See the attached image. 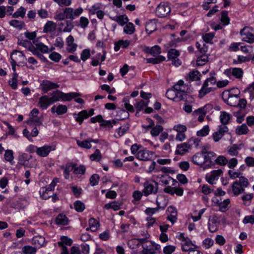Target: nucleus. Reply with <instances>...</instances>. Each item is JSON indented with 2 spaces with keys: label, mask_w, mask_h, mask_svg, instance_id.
<instances>
[{
  "label": "nucleus",
  "mask_w": 254,
  "mask_h": 254,
  "mask_svg": "<svg viewBox=\"0 0 254 254\" xmlns=\"http://www.w3.org/2000/svg\"><path fill=\"white\" fill-rule=\"evenodd\" d=\"M157 178H159L160 181L165 185L169 184V181L172 179L171 177L165 175H159Z\"/></svg>",
  "instance_id": "63"
},
{
  "label": "nucleus",
  "mask_w": 254,
  "mask_h": 254,
  "mask_svg": "<svg viewBox=\"0 0 254 254\" xmlns=\"http://www.w3.org/2000/svg\"><path fill=\"white\" fill-rule=\"evenodd\" d=\"M29 158L27 154L22 153L18 156V163L25 167H28Z\"/></svg>",
  "instance_id": "38"
},
{
  "label": "nucleus",
  "mask_w": 254,
  "mask_h": 254,
  "mask_svg": "<svg viewBox=\"0 0 254 254\" xmlns=\"http://www.w3.org/2000/svg\"><path fill=\"white\" fill-rule=\"evenodd\" d=\"M228 131V128L226 126L221 125L219 126V129L217 131L213 134V139L215 142L218 141L224 135L225 132Z\"/></svg>",
  "instance_id": "15"
},
{
  "label": "nucleus",
  "mask_w": 254,
  "mask_h": 254,
  "mask_svg": "<svg viewBox=\"0 0 254 254\" xmlns=\"http://www.w3.org/2000/svg\"><path fill=\"white\" fill-rule=\"evenodd\" d=\"M110 18L114 21L117 22L121 26H124L128 21V17L125 15L111 17Z\"/></svg>",
  "instance_id": "28"
},
{
  "label": "nucleus",
  "mask_w": 254,
  "mask_h": 254,
  "mask_svg": "<svg viewBox=\"0 0 254 254\" xmlns=\"http://www.w3.org/2000/svg\"><path fill=\"white\" fill-rule=\"evenodd\" d=\"M43 121V117H40L35 118H29L28 120L26 121V123L29 126H35V127H36L42 125Z\"/></svg>",
  "instance_id": "26"
},
{
  "label": "nucleus",
  "mask_w": 254,
  "mask_h": 254,
  "mask_svg": "<svg viewBox=\"0 0 254 254\" xmlns=\"http://www.w3.org/2000/svg\"><path fill=\"white\" fill-rule=\"evenodd\" d=\"M249 131V128L245 124L238 126L236 129V133L238 135L246 134Z\"/></svg>",
  "instance_id": "45"
},
{
  "label": "nucleus",
  "mask_w": 254,
  "mask_h": 254,
  "mask_svg": "<svg viewBox=\"0 0 254 254\" xmlns=\"http://www.w3.org/2000/svg\"><path fill=\"white\" fill-rule=\"evenodd\" d=\"M180 53L178 51L174 49H171L168 51L167 57L169 59L173 60L174 59H177Z\"/></svg>",
  "instance_id": "54"
},
{
  "label": "nucleus",
  "mask_w": 254,
  "mask_h": 254,
  "mask_svg": "<svg viewBox=\"0 0 254 254\" xmlns=\"http://www.w3.org/2000/svg\"><path fill=\"white\" fill-rule=\"evenodd\" d=\"M190 145L186 142L178 145L176 150V153L178 154L183 155L188 149L190 148Z\"/></svg>",
  "instance_id": "25"
},
{
  "label": "nucleus",
  "mask_w": 254,
  "mask_h": 254,
  "mask_svg": "<svg viewBox=\"0 0 254 254\" xmlns=\"http://www.w3.org/2000/svg\"><path fill=\"white\" fill-rule=\"evenodd\" d=\"M167 211L169 214L167 217V220L171 222L172 224H174L177 220V211L176 209L170 206L168 208Z\"/></svg>",
  "instance_id": "22"
},
{
  "label": "nucleus",
  "mask_w": 254,
  "mask_h": 254,
  "mask_svg": "<svg viewBox=\"0 0 254 254\" xmlns=\"http://www.w3.org/2000/svg\"><path fill=\"white\" fill-rule=\"evenodd\" d=\"M74 208L76 211L82 212L85 209V206L80 200H76L74 202Z\"/></svg>",
  "instance_id": "47"
},
{
  "label": "nucleus",
  "mask_w": 254,
  "mask_h": 254,
  "mask_svg": "<svg viewBox=\"0 0 254 254\" xmlns=\"http://www.w3.org/2000/svg\"><path fill=\"white\" fill-rule=\"evenodd\" d=\"M40 87L44 93H47L49 90L59 88L60 87V85L50 80H44L40 84Z\"/></svg>",
  "instance_id": "11"
},
{
  "label": "nucleus",
  "mask_w": 254,
  "mask_h": 254,
  "mask_svg": "<svg viewBox=\"0 0 254 254\" xmlns=\"http://www.w3.org/2000/svg\"><path fill=\"white\" fill-rule=\"evenodd\" d=\"M253 29L248 26L243 28L240 32L241 36H244L242 41L249 43L254 42V34L252 33Z\"/></svg>",
  "instance_id": "6"
},
{
  "label": "nucleus",
  "mask_w": 254,
  "mask_h": 254,
  "mask_svg": "<svg viewBox=\"0 0 254 254\" xmlns=\"http://www.w3.org/2000/svg\"><path fill=\"white\" fill-rule=\"evenodd\" d=\"M135 31V27L132 23H127L124 28V32L128 35L132 34Z\"/></svg>",
  "instance_id": "44"
},
{
  "label": "nucleus",
  "mask_w": 254,
  "mask_h": 254,
  "mask_svg": "<svg viewBox=\"0 0 254 254\" xmlns=\"http://www.w3.org/2000/svg\"><path fill=\"white\" fill-rule=\"evenodd\" d=\"M192 161L194 164L201 166L204 164V156L202 153H197L192 156Z\"/></svg>",
  "instance_id": "27"
},
{
  "label": "nucleus",
  "mask_w": 254,
  "mask_h": 254,
  "mask_svg": "<svg viewBox=\"0 0 254 254\" xmlns=\"http://www.w3.org/2000/svg\"><path fill=\"white\" fill-rule=\"evenodd\" d=\"M56 113L58 115H63L66 113L67 111V108L66 106L64 105H59L56 108Z\"/></svg>",
  "instance_id": "58"
},
{
  "label": "nucleus",
  "mask_w": 254,
  "mask_h": 254,
  "mask_svg": "<svg viewBox=\"0 0 254 254\" xmlns=\"http://www.w3.org/2000/svg\"><path fill=\"white\" fill-rule=\"evenodd\" d=\"M230 203V200L229 199H226L224 200L220 204L219 210L221 212H226L229 208V205Z\"/></svg>",
  "instance_id": "52"
},
{
  "label": "nucleus",
  "mask_w": 254,
  "mask_h": 254,
  "mask_svg": "<svg viewBox=\"0 0 254 254\" xmlns=\"http://www.w3.org/2000/svg\"><path fill=\"white\" fill-rule=\"evenodd\" d=\"M148 105V102H145L143 100H140L135 105V107L136 108L137 111L136 114L142 110L145 107Z\"/></svg>",
  "instance_id": "61"
},
{
  "label": "nucleus",
  "mask_w": 254,
  "mask_h": 254,
  "mask_svg": "<svg viewBox=\"0 0 254 254\" xmlns=\"http://www.w3.org/2000/svg\"><path fill=\"white\" fill-rule=\"evenodd\" d=\"M9 24L14 27L21 29L24 26V23L22 21L14 19L11 20Z\"/></svg>",
  "instance_id": "60"
},
{
  "label": "nucleus",
  "mask_w": 254,
  "mask_h": 254,
  "mask_svg": "<svg viewBox=\"0 0 254 254\" xmlns=\"http://www.w3.org/2000/svg\"><path fill=\"white\" fill-rule=\"evenodd\" d=\"M154 21L155 20H151L146 22L145 30L147 33L151 34L156 29V25Z\"/></svg>",
  "instance_id": "37"
},
{
  "label": "nucleus",
  "mask_w": 254,
  "mask_h": 254,
  "mask_svg": "<svg viewBox=\"0 0 254 254\" xmlns=\"http://www.w3.org/2000/svg\"><path fill=\"white\" fill-rule=\"evenodd\" d=\"M64 168V176L65 179H68L69 178V173L73 171L74 164H68L66 165Z\"/></svg>",
  "instance_id": "50"
},
{
  "label": "nucleus",
  "mask_w": 254,
  "mask_h": 254,
  "mask_svg": "<svg viewBox=\"0 0 254 254\" xmlns=\"http://www.w3.org/2000/svg\"><path fill=\"white\" fill-rule=\"evenodd\" d=\"M186 86L184 85V82L181 80H179L176 84H175L172 88L174 89L175 91H178V92H181L182 93H186Z\"/></svg>",
  "instance_id": "34"
},
{
  "label": "nucleus",
  "mask_w": 254,
  "mask_h": 254,
  "mask_svg": "<svg viewBox=\"0 0 254 254\" xmlns=\"http://www.w3.org/2000/svg\"><path fill=\"white\" fill-rule=\"evenodd\" d=\"M156 204L157 207L156 208H150L148 207L145 210V213L148 215H152V214L156 213L160 208L164 209L165 206H161L160 203L158 202V199H156Z\"/></svg>",
  "instance_id": "36"
},
{
  "label": "nucleus",
  "mask_w": 254,
  "mask_h": 254,
  "mask_svg": "<svg viewBox=\"0 0 254 254\" xmlns=\"http://www.w3.org/2000/svg\"><path fill=\"white\" fill-rule=\"evenodd\" d=\"M164 191L171 195L176 194L178 196H182L184 194V190L180 187H171L168 186L164 189Z\"/></svg>",
  "instance_id": "17"
},
{
  "label": "nucleus",
  "mask_w": 254,
  "mask_h": 254,
  "mask_svg": "<svg viewBox=\"0 0 254 254\" xmlns=\"http://www.w3.org/2000/svg\"><path fill=\"white\" fill-rule=\"evenodd\" d=\"M37 250L36 248L29 245L25 246L22 248V252L24 254H35Z\"/></svg>",
  "instance_id": "43"
},
{
  "label": "nucleus",
  "mask_w": 254,
  "mask_h": 254,
  "mask_svg": "<svg viewBox=\"0 0 254 254\" xmlns=\"http://www.w3.org/2000/svg\"><path fill=\"white\" fill-rule=\"evenodd\" d=\"M33 43L39 51L44 54L48 53L49 48L43 43L37 41H33Z\"/></svg>",
  "instance_id": "35"
},
{
  "label": "nucleus",
  "mask_w": 254,
  "mask_h": 254,
  "mask_svg": "<svg viewBox=\"0 0 254 254\" xmlns=\"http://www.w3.org/2000/svg\"><path fill=\"white\" fill-rule=\"evenodd\" d=\"M55 29V23L52 21H48L44 25L43 32L44 33L51 32Z\"/></svg>",
  "instance_id": "46"
},
{
  "label": "nucleus",
  "mask_w": 254,
  "mask_h": 254,
  "mask_svg": "<svg viewBox=\"0 0 254 254\" xmlns=\"http://www.w3.org/2000/svg\"><path fill=\"white\" fill-rule=\"evenodd\" d=\"M223 100L225 103L231 106L236 107L239 97H237V94L233 95L232 92L226 91L223 93Z\"/></svg>",
  "instance_id": "7"
},
{
  "label": "nucleus",
  "mask_w": 254,
  "mask_h": 254,
  "mask_svg": "<svg viewBox=\"0 0 254 254\" xmlns=\"http://www.w3.org/2000/svg\"><path fill=\"white\" fill-rule=\"evenodd\" d=\"M117 120H113L112 121H106L103 119V122L100 124L101 127L110 129L113 127V125L117 123Z\"/></svg>",
  "instance_id": "49"
},
{
  "label": "nucleus",
  "mask_w": 254,
  "mask_h": 254,
  "mask_svg": "<svg viewBox=\"0 0 254 254\" xmlns=\"http://www.w3.org/2000/svg\"><path fill=\"white\" fill-rule=\"evenodd\" d=\"M221 21L224 25H228L230 23V18L228 17L227 11L224 10L221 12Z\"/></svg>",
  "instance_id": "56"
},
{
  "label": "nucleus",
  "mask_w": 254,
  "mask_h": 254,
  "mask_svg": "<svg viewBox=\"0 0 254 254\" xmlns=\"http://www.w3.org/2000/svg\"><path fill=\"white\" fill-rule=\"evenodd\" d=\"M143 250L141 251L142 254H155L156 252L154 251L152 244L151 241H146L142 245Z\"/></svg>",
  "instance_id": "21"
},
{
  "label": "nucleus",
  "mask_w": 254,
  "mask_h": 254,
  "mask_svg": "<svg viewBox=\"0 0 254 254\" xmlns=\"http://www.w3.org/2000/svg\"><path fill=\"white\" fill-rule=\"evenodd\" d=\"M4 158L5 161L9 162L11 164H13V152L12 150H6L5 151Z\"/></svg>",
  "instance_id": "41"
},
{
  "label": "nucleus",
  "mask_w": 254,
  "mask_h": 254,
  "mask_svg": "<svg viewBox=\"0 0 254 254\" xmlns=\"http://www.w3.org/2000/svg\"><path fill=\"white\" fill-rule=\"evenodd\" d=\"M72 240L67 236H63L60 238V241L57 242L59 247L65 246V245L70 246L72 244Z\"/></svg>",
  "instance_id": "31"
},
{
  "label": "nucleus",
  "mask_w": 254,
  "mask_h": 254,
  "mask_svg": "<svg viewBox=\"0 0 254 254\" xmlns=\"http://www.w3.org/2000/svg\"><path fill=\"white\" fill-rule=\"evenodd\" d=\"M142 192L146 196L151 194H156L158 190V184L154 181H146L143 184Z\"/></svg>",
  "instance_id": "3"
},
{
  "label": "nucleus",
  "mask_w": 254,
  "mask_h": 254,
  "mask_svg": "<svg viewBox=\"0 0 254 254\" xmlns=\"http://www.w3.org/2000/svg\"><path fill=\"white\" fill-rule=\"evenodd\" d=\"M56 223L58 225H66L68 224V219L65 215L60 214L56 218Z\"/></svg>",
  "instance_id": "33"
},
{
  "label": "nucleus",
  "mask_w": 254,
  "mask_h": 254,
  "mask_svg": "<svg viewBox=\"0 0 254 254\" xmlns=\"http://www.w3.org/2000/svg\"><path fill=\"white\" fill-rule=\"evenodd\" d=\"M55 150V146L53 145H44L38 148L37 154L42 157H47L52 151Z\"/></svg>",
  "instance_id": "14"
},
{
  "label": "nucleus",
  "mask_w": 254,
  "mask_h": 254,
  "mask_svg": "<svg viewBox=\"0 0 254 254\" xmlns=\"http://www.w3.org/2000/svg\"><path fill=\"white\" fill-rule=\"evenodd\" d=\"M102 155L100 151L97 149L94 153L90 155V159L91 161L99 162L102 159Z\"/></svg>",
  "instance_id": "51"
},
{
  "label": "nucleus",
  "mask_w": 254,
  "mask_h": 254,
  "mask_svg": "<svg viewBox=\"0 0 254 254\" xmlns=\"http://www.w3.org/2000/svg\"><path fill=\"white\" fill-rule=\"evenodd\" d=\"M171 11V8L167 2H161L156 7L155 13L159 17H166Z\"/></svg>",
  "instance_id": "5"
},
{
  "label": "nucleus",
  "mask_w": 254,
  "mask_h": 254,
  "mask_svg": "<svg viewBox=\"0 0 254 254\" xmlns=\"http://www.w3.org/2000/svg\"><path fill=\"white\" fill-rule=\"evenodd\" d=\"M218 222V218L216 216H213L211 218L209 219L208 223V229L211 233L216 232L218 229L217 223Z\"/></svg>",
  "instance_id": "23"
},
{
  "label": "nucleus",
  "mask_w": 254,
  "mask_h": 254,
  "mask_svg": "<svg viewBox=\"0 0 254 254\" xmlns=\"http://www.w3.org/2000/svg\"><path fill=\"white\" fill-rule=\"evenodd\" d=\"M231 118V116L230 114L225 111L221 112L220 116V120L222 125L225 126L228 124Z\"/></svg>",
  "instance_id": "32"
},
{
  "label": "nucleus",
  "mask_w": 254,
  "mask_h": 254,
  "mask_svg": "<svg viewBox=\"0 0 254 254\" xmlns=\"http://www.w3.org/2000/svg\"><path fill=\"white\" fill-rule=\"evenodd\" d=\"M90 50L88 49L83 50L80 55L81 59L85 62L90 57Z\"/></svg>",
  "instance_id": "62"
},
{
  "label": "nucleus",
  "mask_w": 254,
  "mask_h": 254,
  "mask_svg": "<svg viewBox=\"0 0 254 254\" xmlns=\"http://www.w3.org/2000/svg\"><path fill=\"white\" fill-rule=\"evenodd\" d=\"M163 129V128L161 126L157 125L155 127H152L150 133L153 136H157L160 134Z\"/></svg>",
  "instance_id": "53"
},
{
  "label": "nucleus",
  "mask_w": 254,
  "mask_h": 254,
  "mask_svg": "<svg viewBox=\"0 0 254 254\" xmlns=\"http://www.w3.org/2000/svg\"><path fill=\"white\" fill-rule=\"evenodd\" d=\"M240 149V145L236 144L228 147V153L231 156H237L239 154L238 150Z\"/></svg>",
  "instance_id": "40"
},
{
  "label": "nucleus",
  "mask_w": 254,
  "mask_h": 254,
  "mask_svg": "<svg viewBox=\"0 0 254 254\" xmlns=\"http://www.w3.org/2000/svg\"><path fill=\"white\" fill-rule=\"evenodd\" d=\"M176 250V247L172 245L165 246L163 248V253L164 254H172Z\"/></svg>",
  "instance_id": "64"
},
{
  "label": "nucleus",
  "mask_w": 254,
  "mask_h": 254,
  "mask_svg": "<svg viewBox=\"0 0 254 254\" xmlns=\"http://www.w3.org/2000/svg\"><path fill=\"white\" fill-rule=\"evenodd\" d=\"M45 242V238L41 236H36L33 238L31 241V244L34 246L36 249L43 247Z\"/></svg>",
  "instance_id": "20"
},
{
  "label": "nucleus",
  "mask_w": 254,
  "mask_h": 254,
  "mask_svg": "<svg viewBox=\"0 0 254 254\" xmlns=\"http://www.w3.org/2000/svg\"><path fill=\"white\" fill-rule=\"evenodd\" d=\"M93 114L94 110L91 109L89 113H88L86 110H83L77 114H74L73 116H74L75 120L80 124H81L84 119H86L89 116H92Z\"/></svg>",
  "instance_id": "13"
},
{
  "label": "nucleus",
  "mask_w": 254,
  "mask_h": 254,
  "mask_svg": "<svg viewBox=\"0 0 254 254\" xmlns=\"http://www.w3.org/2000/svg\"><path fill=\"white\" fill-rule=\"evenodd\" d=\"M38 104L42 109L46 110L48 106L53 103L50 97L47 95H44L39 98Z\"/></svg>",
  "instance_id": "16"
},
{
  "label": "nucleus",
  "mask_w": 254,
  "mask_h": 254,
  "mask_svg": "<svg viewBox=\"0 0 254 254\" xmlns=\"http://www.w3.org/2000/svg\"><path fill=\"white\" fill-rule=\"evenodd\" d=\"M223 172L221 169L213 170L210 174L206 175L205 179L206 181L210 184L213 185L215 183V181L218 180L219 177Z\"/></svg>",
  "instance_id": "9"
},
{
  "label": "nucleus",
  "mask_w": 254,
  "mask_h": 254,
  "mask_svg": "<svg viewBox=\"0 0 254 254\" xmlns=\"http://www.w3.org/2000/svg\"><path fill=\"white\" fill-rule=\"evenodd\" d=\"M90 229L92 232L96 231L99 227V223L95 219L92 218L89 220Z\"/></svg>",
  "instance_id": "48"
},
{
  "label": "nucleus",
  "mask_w": 254,
  "mask_h": 254,
  "mask_svg": "<svg viewBox=\"0 0 254 254\" xmlns=\"http://www.w3.org/2000/svg\"><path fill=\"white\" fill-rule=\"evenodd\" d=\"M54 188L55 187H52L51 184H50L46 188L41 189L39 191L41 197L44 199H47L49 198L50 197L51 195H46L45 194V192L46 191H51L54 190Z\"/></svg>",
  "instance_id": "39"
},
{
  "label": "nucleus",
  "mask_w": 254,
  "mask_h": 254,
  "mask_svg": "<svg viewBox=\"0 0 254 254\" xmlns=\"http://www.w3.org/2000/svg\"><path fill=\"white\" fill-rule=\"evenodd\" d=\"M80 95L79 93L76 92L64 93L60 90H57L51 94V97H50V98L53 103H54L55 102L61 100L62 101H70L73 98L79 96Z\"/></svg>",
  "instance_id": "1"
},
{
  "label": "nucleus",
  "mask_w": 254,
  "mask_h": 254,
  "mask_svg": "<svg viewBox=\"0 0 254 254\" xmlns=\"http://www.w3.org/2000/svg\"><path fill=\"white\" fill-rule=\"evenodd\" d=\"M59 30L63 32H70L74 27L73 22L70 20H66L64 22L59 23Z\"/></svg>",
  "instance_id": "18"
},
{
  "label": "nucleus",
  "mask_w": 254,
  "mask_h": 254,
  "mask_svg": "<svg viewBox=\"0 0 254 254\" xmlns=\"http://www.w3.org/2000/svg\"><path fill=\"white\" fill-rule=\"evenodd\" d=\"M224 73L230 78L233 76L236 78L241 79L243 76L244 72L241 68L231 67L226 69Z\"/></svg>",
  "instance_id": "8"
},
{
  "label": "nucleus",
  "mask_w": 254,
  "mask_h": 254,
  "mask_svg": "<svg viewBox=\"0 0 254 254\" xmlns=\"http://www.w3.org/2000/svg\"><path fill=\"white\" fill-rule=\"evenodd\" d=\"M65 11L67 14L68 19L73 20L78 17L82 13L83 10L81 7H78L75 9L71 7H66Z\"/></svg>",
  "instance_id": "12"
},
{
  "label": "nucleus",
  "mask_w": 254,
  "mask_h": 254,
  "mask_svg": "<svg viewBox=\"0 0 254 254\" xmlns=\"http://www.w3.org/2000/svg\"><path fill=\"white\" fill-rule=\"evenodd\" d=\"M154 154L155 153L153 151L146 149L141 150L137 152L136 157L140 160L148 161L151 160Z\"/></svg>",
  "instance_id": "10"
},
{
  "label": "nucleus",
  "mask_w": 254,
  "mask_h": 254,
  "mask_svg": "<svg viewBox=\"0 0 254 254\" xmlns=\"http://www.w3.org/2000/svg\"><path fill=\"white\" fill-rule=\"evenodd\" d=\"M76 143L79 146L86 149H90L92 146L90 141H89V140H85L83 141L77 140Z\"/></svg>",
  "instance_id": "55"
},
{
  "label": "nucleus",
  "mask_w": 254,
  "mask_h": 254,
  "mask_svg": "<svg viewBox=\"0 0 254 254\" xmlns=\"http://www.w3.org/2000/svg\"><path fill=\"white\" fill-rule=\"evenodd\" d=\"M182 250L183 251L187 252H190L193 248L191 246H193L194 248H197V246L193 245L191 240L188 238H184L183 241L181 243Z\"/></svg>",
  "instance_id": "19"
},
{
  "label": "nucleus",
  "mask_w": 254,
  "mask_h": 254,
  "mask_svg": "<svg viewBox=\"0 0 254 254\" xmlns=\"http://www.w3.org/2000/svg\"><path fill=\"white\" fill-rule=\"evenodd\" d=\"M128 129L129 125L128 124H125L119 127L117 130L119 137L123 136Z\"/></svg>",
  "instance_id": "59"
},
{
  "label": "nucleus",
  "mask_w": 254,
  "mask_h": 254,
  "mask_svg": "<svg viewBox=\"0 0 254 254\" xmlns=\"http://www.w3.org/2000/svg\"><path fill=\"white\" fill-rule=\"evenodd\" d=\"M212 90V87H208V84L206 82H204L202 85V88L199 91L198 96L199 98H202L207 94L210 93Z\"/></svg>",
  "instance_id": "29"
},
{
  "label": "nucleus",
  "mask_w": 254,
  "mask_h": 254,
  "mask_svg": "<svg viewBox=\"0 0 254 254\" xmlns=\"http://www.w3.org/2000/svg\"><path fill=\"white\" fill-rule=\"evenodd\" d=\"M86 168L83 165H80V166L76 167L74 164L73 173L75 174H80L83 175L85 173Z\"/></svg>",
  "instance_id": "57"
},
{
  "label": "nucleus",
  "mask_w": 254,
  "mask_h": 254,
  "mask_svg": "<svg viewBox=\"0 0 254 254\" xmlns=\"http://www.w3.org/2000/svg\"><path fill=\"white\" fill-rule=\"evenodd\" d=\"M216 154L215 153L212 151H209L207 154L204 156V164L208 166L214 164V161H215V158Z\"/></svg>",
  "instance_id": "24"
},
{
  "label": "nucleus",
  "mask_w": 254,
  "mask_h": 254,
  "mask_svg": "<svg viewBox=\"0 0 254 254\" xmlns=\"http://www.w3.org/2000/svg\"><path fill=\"white\" fill-rule=\"evenodd\" d=\"M166 96L169 99L176 102L181 100L186 101L190 97L187 93L178 92V91H175L172 88L167 91Z\"/></svg>",
  "instance_id": "2"
},
{
  "label": "nucleus",
  "mask_w": 254,
  "mask_h": 254,
  "mask_svg": "<svg viewBox=\"0 0 254 254\" xmlns=\"http://www.w3.org/2000/svg\"><path fill=\"white\" fill-rule=\"evenodd\" d=\"M165 60V57L163 56H158L154 58H147L146 59L147 63H151L153 64H157Z\"/></svg>",
  "instance_id": "42"
},
{
  "label": "nucleus",
  "mask_w": 254,
  "mask_h": 254,
  "mask_svg": "<svg viewBox=\"0 0 254 254\" xmlns=\"http://www.w3.org/2000/svg\"><path fill=\"white\" fill-rule=\"evenodd\" d=\"M11 61L16 63L18 66H23L26 64V58L21 51L14 50L10 55Z\"/></svg>",
  "instance_id": "4"
},
{
  "label": "nucleus",
  "mask_w": 254,
  "mask_h": 254,
  "mask_svg": "<svg viewBox=\"0 0 254 254\" xmlns=\"http://www.w3.org/2000/svg\"><path fill=\"white\" fill-rule=\"evenodd\" d=\"M232 190L235 195H238L243 193L244 189L238 184V181H235L232 186Z\"/></svg>",
  "instance_id": "30"
}]
</instances>
